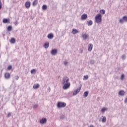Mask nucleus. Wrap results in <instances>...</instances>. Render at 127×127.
<instances>
[{
    "instance_id": "f257e3e1",
    "label": "nucleus",
    "mask_w": 127,
    "mask_h": 127,
    "mask_svg": "<svg viewBox=\"0 0 127 127\" xmlns=\"http://www.w3.org/2000/svg\"><path fill=\"white\" fill-rule=\"evenodd\" d=\"M95 21L98 24H100V23H102V15L100 14H98L97 15H96L95 18Z\"/></svg>"
},
{
    "instance_id": "f03ea898",
    "label": "nucleus",
    "mask_w": 127,
    "mask_h": 127,
    "mask_svg": "<svg viewBox=\"0 0 127 127\" xmlns=\"http://www.w3.org/2000/svg\"><path fill=\"white\" fill-rule=\"evenodd\" d=\"M66 103L64 102H60L57 104V107L59 109H61V108H65L66 107Z\"/></svg>"
},
{
    "instance_id": "7ed1b4c3",
    "label": "nucleus",
    "mask_w": 127,
    "mask_h": 127,
    "mask_svg": "<svg viewBox=\"0 0 127 127\" xmlns=\"http://www.w3.org/2000/svg\"><path fill=\"white\" fill-rule=\"evenodd\" d=\"M120 23H124V22H127V16H124L122 18L120 19L119 20Z\"/></svg>"
},
{
    "instance_id": "20e7f679",
    "label": "nucleus",
    "mask_w": 127,
    "mask_h": 127,
    "mask_svg": "<svg viewBox=\"0 0 127 127\" xmlns=\"http://www.w3.org/2000/svg\"><path fill=\"white\" fill-rule=\"evenodd\" d=\"M69 77H68V76H64V78H63V84H65V83H69Z\"/></svg>"
},
{
    "instance_id": "39448f33",
    "label": "nucleus",
    "mask_w": 127,
    "mask_h": 127,
    "mask_svg": "<svg viewBox=\"0 0 127 127\" xmlns=\"http://www.w3.org/2000/svg\"><path fill=\"white\" fill-rule=\"evenodd\" d=\"M64 84L63 86L64 90H67V89H68V88H70V86H71V84L70 83V82L64 83Z\"/></svg>"
},
{
    "instance_id": "423d86ee",
    "label": "nucleus",
    "mask_w": 127,
    "mask_h": 127,
    "mask_svg": "<svg viewBox=\"0 0 127 127\" xmlns=\"http://www.w3.org/2000/svg\"><path fill=\"white\" fill-rule=\"evenodd\" d=\"M58 54V50L56 49H54L53 50H52V51L51 52V54H52V55H53L54 56H55V55H56V54Z\"/></svg>"
},
{
    "instance_id": "0eeeda50",
    "label": "nucleus",
    "mask_w": 127,
    "mask_h": 127,
    "mask_svg": "<svg viewBox=\"0 0 127 127\" xmlns=\"http://www.w3.org/2000/svg\"><path fill=\"white\" fill-rule=\"evenodd\" d=\"M82 38H83V40H86L89 38V35L86 33L83 34L82 35Z\"/></svg>"
},
{
    "instance_id": "6e6552de",
    "label": "nucleus",
    "mask_w": 127,
    "mask_h": 127,
    "mask_svg": "<svg viewBox=\"0 0 127 127\" xmlns=\"http://www.w3.org/2000/svg\"><path fill=\"white\" fill-rule=\"evenodd\" d=\"M118 94L120 96H122V97H124V96L126 95V92L125 90H120L119 91Z\"/></svg>"
},
{
    "instance_id": "1a4fd4ad",
    "label": "nucleus",
    "mask_w": 127,
    "mask_h": 127,
    "mask_svg": "<svg viewBox=\"0 0 127 127\" xmlns=\"http://www.w3.org/2000/svg\"><path fill=\"white\" fill-rule=\"evenodd\" d=\"M88 17V15L87 14H83L82 15L81 17V20H85L87 19V18Z\"/></svg>"
},
{
    "instance_id": "9d476101",
    "label": "nucleus",
    "mask_w": 127,
    "mask_h": 127,
    "mask_svg": "<svg viewBox=\"0 0 127 127\" xmlns=\"http://www.w3.org/2000/svg\"><path fill=\"white\" fill-rule=\"evenodd\" d=\"M47 122V119H46V118H42L40 121V124H42L43 125H44V124H46Z\"/></svg>"
},
{
    "instance_id": "9b49d317",
    "label": "nucleus",
    "mask_w": 127,
    "mask_h": 127,
    "mask_svg": "<svg viewBox=\"0 0 127 127\" xmlns=\"http://www.w3.org/2000/svg\"><path fill=\"white\" fill-rule=\"evenodd\" d=\"M10 22V19L8 18H3V21L2 22L3 23H9V22Z\"/></svg>"
},
{
    "instance_id": "f8f14e48",
    "label": "nucleus",
    "mask_w": 127,
    "mask_h": 127,
    "mask_svg": "<svg viewBox=\"0 0 127 127\" xmlns=\"http://www.w3.org/2000/svg\"><path fill=\"white\" fill-rule=\"evenodd\" d=\"M4 77L5 79H9V78H10V74L8 72H6L4 74Z\"/></svg>"
},
{
    "instance_id": "ddd939ff",
    "label": "nucleus",
    "mask_w": 127,
    "mask_h": 127,
    "mask_svg": "<svg viewBox=\"0 0 127 127\" xmlns=\"http://www.w3.org/2000/svg\"><path fill=\"white\" fill-rule=\"evenodd\" d=\"M71 33H72V34H77V33H79V30L76 29H73Z\"/></svg>"
},
{
    "instance_id": "4468645a",
    "label": "nucleus",
    "mask_w": 127,
    "mask_h": 127,
    "mask_svg": "<svg viewBox=\"0 0 127 127\" xmlns=\"http://www.w3.org/2000/svg\"><path fill=\"white\" fill-rule=\"evenodd\" d=\"M92 49H93V44H90L88 46V51H92Z\"/></svg>"
},
{
    "instance_id": "2eb2a0df",
    "label": "nucleus",
    "mask_w": 127,
    "mask_h": 127,
    "mask_svg": "<svg viewBox=\"0 0 127 127\" xmlns=\"http://www.w3.org/2000/svg\"><path fill=\"white\" fill-rule=\"evenodd\" d=\"M25 5L26 8H29L30 7V2L27 1L25 2Z\"/></svg>"
},
{
    "instance_id": "dca6fc26",
    "label": "nucleus",
    "mask_w": 127,
    "mask_h": 127,
    "mask_svg": "<svg viewBox=\"0 0 127 127\" xmlns=\"http://www.w3.org/2000/svg\"><path fill=\"white\" fill-rule=\"evenodd\" d=\"M54 37V36L53 35V34H52V33H50L48 35V38L49 39H53Z\"/></svg>"
},
{
    "instance_id": "f3484780",
    "label": "nucleus",
    "mask_w": 127,
    "mask_h": 127,
    "mask_svg": "<svg viewBox=\"0 0 127 127\" xmlns=\"http://www.w3.org/2000/svg\"><path fill=\"white\" fill-rule=\"evenodd\" d=\"M39 87H40V85H39V84L37 83L36 84H34L33 88V89H38Z\"/></svg>"
},
{
    "instance_id": "a211bd4d",
    "label": "nucleus",
    "mask_w": 127,
    "mask_h": 127,
    "mask_svg": "<svg viewBox=\"0 0 127 127\" xmlns=\"http://www.w3.org/2000/svg\"><path fill=\"white\" fill-rule=\"evenodd\" d=\"M108 111V108H103L101 109V113L102 114H105V112H107Z\"/></svg>"
},
{
    "instance_id": "6ab92c4d",
    "label": "nucleus",
    "mask_w": 127,
    "mask_h": 127,
    "mask_svg": "<svg viewBox=\"0 0 127 127\" xmlns=\"http://www.w3.org/2000/svg\"><path fill=\"white\" fill-rule=\"evenodd\" d=\"M88 95H89V91H88L84 92V93H83L84 98H87V97H88Z\"/></svg>"
},
{
    "instance_id": "aec40b11",
    "label": "nucleus",
    "mask_w": 127,
    "mask_h": 127,
    "mask_svg": "<svg viewBox=\"0 0 127 127\" xmlns=\"http://www.w3.org/2000/svg\"><path fill=\"white\" fill-rule=\"evenodd\" d=\"M44 47L46 49H47V48H48V47H49V42H47L46 43H45V45H44Z\"/></svg>"
},
{
    "instance_id": "412c9836",
    "label": "nucleus",
    "mask_w": 127,
    "mask_h": 127,
    "mask_svg": "<svg viewBox=\"0 0 127 127\" xmlns=\"http://www.w3.org/2000/svg\"><path fill=\"white\" fill-rule=\"evenodd\" d=\"M93 24V21L92 20H89L87 21V25L88 26H91Z\"/></svg>"
},
{
    "instance_id": "4be33fe9",
    "label": "nucleus",
    "mask_w": 127,
    "mask_h": 127,
    "mask_svg": "<svg viewBox=\"0 0 127 127\" xmlns=\"http://www.w3.org/2000/svg\"><path fill=\"white\" fill-rule=\"evenodd\" d=\"M81 88H82V84H80V86L78 88L76 89L75 90V91L77 92V93H80V91H81Z\"/></svg>"
},
{
    "instance_id": "5701e85b",
    "label": "nucleus",
    "mask_w": 127,
    "mask_h": 127,
    "mask_svg": "<svg viewBox=\"0 0 127 127\" xmlns=\"http://www.w3.org/2000/svg\"><path fill=\"white\" fill-rule=\"evenodd\" d=\"M10 41L11 43H12L14 44V43H15V39H14V38H11V40Z\"/></svg>"
},
{
    "instance_id": "b1692460",
    "label": "nucleus",
    "mask_w": 127,
    "mask_h": 127,
    "mask_svg": "<svg viewBox=\"0 0 127 127\" xmlns=\"http://www.w3.org/2000/svg\"><path fill=\"white\" fill-rule=\"evenodd\" d=\"M103 119L102 120V123H106L107 122V118L106 117L102 116Z\"/></svg>"
},
{
    "instance_id": "393cba45",
    "label": "nucleus",
    "mask_w": 127,
    "mask_h": 127,
    "mask_svg": "<svg viewBox=\"0 0 127 127\" xmlns=\"http://www.w3.org/2000/svg\"><path fill=\"white\" fill-rule=\"evenodd\" d=\"M12 30V26H8L7 27V31H11Z\"/></svg>"
},
{
    "instance_id": "a878e982",
    "label": "nucleus",
    "mask_w": 127,
    "mask_h": 127,
    "mask_svg": "<svg viewBox=\"0 0 127 127\" xmlns=\"http://www.w3.org/2000/svg\"><path fill=\"white\" fill-rule=\"evenodd\" d=\"M42 9L43 10H46V9H47V5H43L42 6Z\"/></svg>"
},
{
    "instance_id": "bb28decb",
    "label": "nucleus",
    "mask_w": 127,
    "mask_h": 127,
    "mask_svg": "<svg viewBox=\"0 0 127 127\" xmlns=\"http://www.w3.org/2000/svg\"><path fill=\"white\" fill-rule=\"evenodd\" d=\"M83 80H88L89 79V76L88 75H84Z\"/></svg>"
},
{
    "instance_id": "cd10ccee",
    "label": "nucleus",
    "mask_w": 127,
    "mask_h": 127,
    "mask_svg": "<svg viewBox=\"0 0 127 127\" xmlns=\"http://www.w3.org/2000/svg\"><path fill=\"white\" fill-rule=\"evenodd\" d=\"M36 70L35 69H33L32 70H31V74H35Z\"/></svg>"
},
{
    "instance_id": "c85d7f7f",
    "label": "nucleus",
    "mask_w": 127,
    "mask_h": 127,
    "mask_svg": "<svg viewBox=\"0 0 127 127\" xmlns=\"http://www.w3.org/2000/svg\"><path fill=\"white\" fill-rule=\"evenodd\" d=\"M100 12L102 13V14H105V13H106V11H105L104 9H102L100 10Z\"/></svg>"
},
{
    "instance_id": "c756f323",
    "label": "nucleus",
    "mask_w": 127,
    "mask_h": 127,
    "mask_svg": "<svg viewBox=\"0 0 127 127\" xmlns=\"http://www.w3.org/2000/svg\"><path fill=\"white\" fill-rule=\"evenodd\" d=\"M33 109H37V108H38V104H35L33 106Z\"/></svg>"
},
{
    "instance_id": "7c9ffc66",
    "label": "nucleus",
    "mask_w": 127,
    "mask_h": 127,
    "mask_svg": "<svg viewBox=\"0 0 127 127\" xmlns=\"http://www.w3.org/2000/svg\"><path fill=\"white\" fill-rule=\"evenodd\" d=\"M37 4V0H35L33 3V5H36Z\"/></svg>"
},
{
    "instance_id": "2f4dec72",
    "label": "nucleus",
    "mask_w": 127,
    "mask_h": 127,
    "mask_svg": "<svg viewBox=\"0 0 127 127\" xmlns=\"http://www.w3.org/2000/svg\"><path fill=\"white\" fill-rule=\"evenodd\" d=\"M90 64H95V61H94V60H90Z\"/></svg>"
},
{
    "instance_id": "473e14b6",
    "label": "nucleus",
    "mask_w": 127,
    "mask_h": 127,
    "mask_svg": "<svg viewBox=\"0 0 127 127\" xmlns=\"http://www.w3.org/2000/svg\"><path fill=\"white\" fill-rule=\"evenodd\" d=\"M77 94H78V93L76 91V90H75L73 93V96H76V95H77Z\"/></svg>"
},
{
    "instance_id": "72a5a7b5",
    "label": "nucleus",
    "mask_w": 127,
    "mask_h": 127,
    "mask_svg": "<svg viewBox=\"0 0 127 127\" xmlns=\"http://www.w3.org/2000/svg\"><path fill=\"white\" fill-rule=\"evenodd\" d=\"M122 59H123V60H126V56H125V55H122Z\"/></svg>"
},
{
    "instance_id": "f704fd0d",
    "label": "nucleus",
    "mask_w": 127,
    "mask_h": 127,
    "mask_svg": "<svg viewBox=\"0 0 127 127\" xmlns=\"http://www.w3.org/2000/svg\"><path fill=\"white\" fill-rule=\"evenodd\" d=\"M11 68H12V66H11V65H9V66H8L7 69H8V70H11Z\"/></svg>"
},
{
    "instance_id": "c9c22d12",
    "label": "nucleus",
    "mask_w": 127,
    "mask_h": 127,
    "mask_svg": "<svg viewBox=\"0 0 127 127\" xmlns=\"http://www.w3.org/2000/svg\"><path fill=\"white\" fill-rule=\"evenodd\" d=\"M11 113H8V115H7V118H9V117H11Z\"/></svg>"
},
{
    "instance_id": "e433bc0d",
    "label": "nucleus",
    "mask_w": 127,
    "mask_h": 127,
    "mask_svg": "<svg viewBox=\"0 0 127 127\" xmlns=\"http://www.w3.org/2000/svg\"><path fill=\"white\" fill-rule=\"evenodd\" d=\"M64 65L65 66H67V65L68 64V62H64Z\"/></svg>"
},
{
    "instance_id": "4c0bfd02",
    "label": "nucleus",
    "mask_w": 127,
    "mask_h": 127,
    "mask_svg": "<svg viewBox=\"0 0 127 127\" xmlns=\"http://www.w3.org/2000/svg\"><path fill=\"white\" fill-rule=\"evenodd\" d=\"M125 78V74H122L121 76V80H123Z\"/></svg>"
},
{
    "instance_id": "58836bf2",
    "label": "nucleus",
    "mask_w": 127,
    "mask_h": 127,
    "mask_svg": "<svg viewBox=\"0 0 127 127\" xmlns=\"http://www.w3.org/2000/svg\"><path fill=\"white\" fill-rule=\"evenodd\" d=\"M61 119H65V116H64V115H62V116H61Z\"/></svg>"
},
{
    "instance_id": "ea45409f",
    "label": "nucleus",
    "mask_w": 127,
    "mask_h": 127,
    "mask_svg": "<svg viewBox=\"0 0 127 127\" xmlns=\"http://www.w3.org/2000/svg\"><path fill=\"white\" fill-rule=\"evenodd\" d=\"M17 24H18V21H17L14 22V25H17Z\"/></svg>"
},
{
    "instance_id": "a19ab883",
    "label": "nucleus",
    "mask_w": 127,
    "mask_h": 127,
    "mask_svg": "<svg viewBox=\"0 0 127 127\" xmlns=\"http://www.w3.org/2000/svg\"><path fill=\"white\" fill-rule=\"evenodd\" d=\"M15 79H16V80H18V79H19V77H18V76H16L15 77Z\"/></svg>"
},
{
    "instance_id": "79ce46f5",
    "label": "nucleus",
    "mask_w": 127,
    "mask_h": 127,
    "mask_svg": "<svg viewBox=\"0 0 127 127\" xmlns=\"http://www.w3.org/2000/svg\"><path fill=\"white\" fill-rule=\"evenodd\" d=\"M1 1H0V9L1 8Z\"/></svg>"
},
{
    "instance_id": "37998d69",
    "label": "nucleus",
    "mask_w": 127,
    "mask_h": 127,
    "mask_svg": "<svg viewBox=\"0 0 127 127\" xmlns=\"http://www.w3.org/2000/svg\"><path fill=\"white\" fill-rule=\"evenodd\" d=\"M125 103H127V97L126 98L125 100Z\"/></svg>"
},
{
    "instance_id": "c03bdc74",
    "label": "nucleus",
    "mask_w": 127,
    "mask_h": 127,
    "mask_svg": "<svg viewBox=\"0 0 127 127\" xmlns=\"http://www.w3.org/2000/svg\"><path fill=\"white\" fill-rule=\"evenodd\" d=\"M89 127H95L93 125H91Z\"/></svg>"
},
{
    "instance_id": "a18cd8bd",
    "label": "nucleus",
    "mask_w": 127,
    "mask_h": 127,
    "mask_svg": "<svg viewBox=\"0 0 127 127\" xmlns=\"http://www.w3.org/2000/svg\"><path fill=\"white\" fill-rule=\"evenodd\" d=\"M48 90L49 91V92H50V91H51V88H50V87H49V88L48 89Z\"/></svg>"
},
{
    "instance_id": "49530a36",
    "label": "nucleus",
    "mask_w": 127,
    "mask_h": 127,
    "mask_svg": "<svg viewBox=\"0 0 127 127\" xmlns=\"http://www.w3.org/2000/svg\"><path fill=\"white\" fill-rule=\"evenodd\" d=\"M80 53H83V51H81V52H80Z\"/></svg>"
},
{
    "instance_id": "de8ad7c7",
    "label": "nucleus",
    "mask_w": 127,
    "mask_h": 127,
    "mask_svg": "<svg viewBox=\"0 0 127 127\" xmlns=\"http://www.w3.org/2000/svg\"><path fill=\"white\" fill-rule=\"evenodd\" d=\"M116 79H118V77H116Z\"/></svg>"
}]
</instances>
